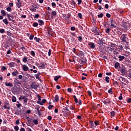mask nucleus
<instances>
[{"instance_id":"1","label":"nucleus","mask_w":131,"mask_h":131,"mask_svg":"<svg viewBox=\"0 0 131 131\" xmlns=\"http://www.w3.org/2000/svg\"><path fill=\"white\" fill-rule=\"evenodd\" d=\"M92 32L94 35H100V29L97 27L93 28Z\"/></svg>"},{"instance_id":"2","label":"nucleus","mask_w":131,"mask_h":131,"mask_svg":"<svg viewBox=\"0 0 131 131\" xmlns=\"http://www.w3.org/2000/svg\"><path fill=\"white\" fill-rule=\"evenodd\" d=\"M126 36H127L126 34H123L121 35V39L123 42H126V39L127 38Z\"/></svg>"},{"instance_id":"3","label":"nucleus","mask_w":131,"mask_h":131,"mask_svg":"<svg viewBox=\"0 0 131 131\" xmlns=\"http://www.w3.org/2000/svg\"><path fill=\"white\" fill-rule=\"evenodd\" d=\"M19 101H21V100H24V103H27V101L28 100V98H27V97L25 96H20L19 98Z\"/></svg>"},{"instance_id":"4","label":"nucleus","mask_w":131,"mask_h":131,"mask_svg":"<svg viewBox=\"0 0 131 131\" xmlns=\"http://www.w3.org/2000/svg\"><path fill=\"white\" fill-rule=\"evenodd\" d=\"M114 20H113V19H111V28H116V26H115Z\"/></svg>"},{"instance_id":"5","label":"nucleus","mask_w":131,"mask_h":131,"mask_svg":"<svg viewBox=\"0 0 131 131\" xmlns=\"http://www.w3.org/2000/svg\"><path fill=\"white\" fill-rule=\"evenodd\" d=\"M3 107L4 109H8V110H10V109H11V107H10V103L8 102H6Z\"/></svg>"},{"instance_id":"6","label":"nucleus","mask_w":131,"mask_h":131,"mask_svg":"<svg viewBox=\"0 0 131 131\" xmlns=\"http://www.w3.org/2000/svg\"><path fill=\"white\" fill-rule=\"evenodd\" d=\"M47 102V99H42V101H37V104H39V105H41V106H42L45 103Z\"/></svg>"},{"instance_id":"7","label":"nucleus","mask_w":131,"mask_h":131,"mask_svg":"<svg viewBox=\"0 0 131 131\" xmlns=\"http://www.w3.org/2000/svg\"><path fill=\"white\" fill-rule=\"evenodd\" d=\"M75 103H77V105L78 106H79V105H81V104H82L81 100L79 99L78 101V99H77V98L76 99H75Z\"/></svg>"},{"instance_id":"8","label":"nucleus","mask_w":131,"mask_h":131,"mask_svg":"<svg viewBox=\"0 0 131 131\" xmlns=\"http://www.w3.org/2000/svg\"><path fill=\"white\" fill-rule=\"evenodd\" d=\"M103 103L106 105V104H110V103H111V101H110V99L107 98L103 101Z\"/></svg>"},{"instance_id":"9","label":"nucleus","mask_w":131,"mask_h":131,"mask_svg":"<svg viewBox=\"0 0 131 131\" xmlns=\"http://www.w3.org/2000/svg\"><path fill=\"white\" fill-rule=\"evenodd\" d=\"M22 68H23V70H24V71H28V69H29L28 68V67L26 64H23Z\"/></svg>"},{"instance_id":"10","label":"nucleus","mask_w":131,"mask_h":131,"mask_svg":"<svg viewBox=\"0 0 131 131\" xmlns=\"http://www.w3.org/2000/svg\"><path fill=\"white\" fill-rule=\"evenodd\" d=\"M89 46H90V48L92 50H94V49H95V48H96V46H95V43H94L93 42L90 43L89 44Z\"/></svg>"},{"instance_id":"11","label":"nucleus","mask_w":131,"mask_h":131,"mask_svg":"<svg viewBox=\"0 0 131 131\" xmlns=\"http://www.w3.org/2000/svg\"><path fill=\"white\" fill-rule=\"evenodd\" d=\"M7 16L8 19L9 20V21H12V22H13V23L15 22V20L11 18V17H12L11 16V14H7Z\"/></svg>"},{"instance_id":"12","label":"nucleus","mask_w":131,"mask_h":131,"mask_svg":"<svg viewBox=\"0 0 131 131\" xmlns=\"http://www.w3.org/2000/svg\"><path fill=\"white\" fill-rule=\"evenodd\" d=\"M38 23L39 24V25H40V26H42V25H45V22H43V20H42L38 19Z\"/></svg>"},{"instance_id":"13","label":"nucleus","mask_w":131,"mask_h":131,"mask_svg":"<svg viewBox=\"0 0 131 131\" xmlns=\"http://www.w3.org/2000/svg\"><path fill=\"white\" fill-rule=\"evenodd\" d=\"M119 61H123L124 59H125V57L124 56L119 55L118 56Z\"/></svg>"},{"instance_id":"14","label":"nucleus","mask_w":131,"mask_h":131,"mask_svg":"<svg viewBox=\"0 0 131 131\" xmlns=\"http://www.w3.org/2000/svg\"><path fill=\"white\" fill-rule=\"evenodd\" d=\"M5 84L6 86H10V88L13 87V83H12L11 82L8 83V82H6L5 83Z\"/></svg>"},{"instance_id":"15","label":"nucleus","mask_w":131,"mask_h":131,"mask_svg":"<svg viewBox=\"0 0 131 131\" xmlns=\"http://www.w3.org/2000/svg\"><path fill=\"white\" fill-rule=\"evenodd\" d=\"M21 6H22V2L20 1H18L16 3V6L18 8V9H20V8H21Z\"/></svg>"},{"instance_id":"16","label":"nucleus","mask_w":131,"mask_h":131,"mask_svg":"<svg viewBox=\"0 0 131 131\" xmlns=\"http://www.w3.org/2000/svg\"><path fill=\"white\" fill-rule=\"evenodd\" d=\"M14 85L15 84H21V83L20 82V81H19V80L16 79L14 81Z\"/></svg>"},{"instance_id":"17","label":"nucleus","mask_w":131,"mask_h":131,"mask_svg":"<svg viewBox=\"0 0 131 131\" xmlns=\"http://www.w3.org/2000/svg\"><path fill=\"white\" fill-rule=\"evenodd\" d=\"M18 73H19V72H18V71H14L12 72V75L13 76H17V75H18Z\"/></svg>"},{"instance_id":"18","label":"nucleus","mask_w":131,"mask_h":131,"mask_svg":"<svg viewBox=\"0 0 131 131\" xmlns=\"http://www.w3.org/2000/svg\"><path fill=\"white\" fill-rule=\"evenodd\" d=\"M1 13L2 15V16H3L4 17H5L6 16H7V13H6V11L1 10Z\"/></svg>"},{"instance_id":"19","label":"nucleus","mask_w":131,"mask_h":131,"mask_svg":"<svg viewBox=\"0 0 131 131\" xmlns=\"http://www.w3.org/2000/svg\"><path fill=\"white\" fill-rule=\"evenodd\" d=\"M40 75V73H39V72H38V73L37 74L35 75V76L36 79H38V80L40 79V78L39 77Z\"/></svg>"},{"instance_id":"20","label":"nucleus","mask_w":131,"mask_h":131,"mask_svg":"<svg viewBox=\"0 0 131 131\" xmlns=\"http://www.w3.org/2000/svg\"><path fill=\"white\" fill-rule=\"evenodd\" d=\"M104 41H105V40H104L103 39H99V41L98 42V44L99 45H102V46H103V44L104 45V43H105V42Z\"/></svg>"},{"instance_id":"21","label":"nucleus","mask_w":131,"mask_h":131,"mask_svg":"<svg viewBox=\"0 0 131 131\" xmlns=\"http://www.w3.org/2000/svg\"><path fill=\"white\" fill-rule=\"evenodd\" d=\"M59 95H56L55 96V102H59Z\"/></svg>"},{"instance_id":"22","label":"nucleus","mask_w":131,"mask_h":131,"mask_svg":"<svg viewBox=\"0 0 131 131\" xmlns=\"http://www.w3.org/2000/svg\"><path fill=\"white\" fill-rule=\"evenodd\" d=\"M31 89H34V90H36L37 89V85L36 84H31Z\"/></svg>"},{"instance_id":"23","label":"nucleus","mask_w":131,"mask_h":131,"mask_svg":"<svg viewBox=\"0 0 131 131\" xmlns=\"http://www.w3.org/2000/svg\"><path fill=\"white\" fill-rule=\"evenodd\" d=\"M8 65L10 67H15V62H11L8 63Z\"/></svg>"},{"instance_id":"24","label":"nucleus","mask_w":131,"mask_h":131,"mask_svg":"<svg viewBox=\"0 0 131 131\" xmlns=\"http://www.w3.org/2000/svg\"><path fill=\"white\" fill-rule=\"evenodd\" d=\"M84 55V53L82 51H79L78 56H81V57Z\"/></svg>"},{"instance_id":"25","label":"nucleus","mask_w":131,"mask_h":131,"mask_svg":"<svg viewBox=\"0 0 131 131\" xmlns=\"http://www.w3.org/2000/svg\"><path fill=\"white\" fill-rule=\"evenodd\" d=\"M4 23H5V24H6V25H8V24H9V21H8V19L5 18L3 20Z\"/></svg>"},{"instance_id":"26","label":"nucleus","mask_w":131,"mask_h":131,"mask_svg":"<svg viewBox=\"0 0 131 131\" xmlns=\"http://www.w3.org/2000/svg\"><path fill=\"white\" fill-rule=\"evenodd\" d=\"M33 122L36 125H37V124H38V120H37V119H34V120H33Z\"/></svg>"},{"instance_id":"27","label":"nucleus","mask_w":131,"mask_h":131,"mask_svg":"<svg viewBox=\"0 0 131 131\" xmlns=\"http://www.w3.org/2000/svg\"><path fill=\"white\" fill-rule=\"evenodd\" d=\"M109 79H110V78L109 77L106 76L105 79V81H106L107 83H109L110 81Z\"/></svg>"},{"instance_id":"28","label":"nucleus","mask_w":131,"mask_h":131,"mask_svg":"<svg viewBox=\"0 0 131 131\" xmlns=\"http://www.w3.org/2000/svg\"><path fill=\"white\" fill-rule=\"evenodd\" d=\"M30 11H31L32 12H36V9L34 8V7L32 6L30 8Z\"/></svg>"},{"instance_id":"29","label":"nucleus","mask_w":131,"mask_h":131,"mask_svg":"<svg viewBox=\"0 0 131 131\" xmlns=\"http://www.w3.org/2000/svg\"><path fill=\"white\" fill-rule=\"evenodd\" d=\"M59 78H61V76H56L54 77V80H55V81H57V80H58Z\"/></svg>"},{"instance_id":"30","label":"nucleus","mask_w":131,"mask_h":131,"mask_svg":"<svg viewBox=\"0 0 131 131\" xmlns=\"http://www.w3.org/2000/svg\"><path fill=\"white\" fill-rule=\"evenodd\" d=\"M51 15L52 16H56V15H57V12L55 11H52V12H51Z\"/></svg>"},{"instance_id":"31","label":"nucleus","mask_w":131,"mask_h":131,"mask_svg":"<svg viewBox=\"0 0 131 131\" xmlns=\"http://www.w3.org/2000/svg\"><path fill=\"white\" fill-rule=\"evenodd\" d=\"M12 101L13 102H16L17 101V98H16V97L15 96H12Z\"/></svg>"},{"instance_id":"32","label":"nucleus","mask_w":131,"mask_h":131,"mask_svg":"<svg viewBox=\"0 0 131 131\" xmlns=\"http://www.w3.org/2000/svg\"><path fill=\"white\" fill-rule=\"evenodd\" d=\"M7 12H11L12 11V8L10 7H8L6 8Z\"/></svg>"},{"instance_id":"33","label":"nucleus","mask_w":131,"mask_h":131,"mask_svg":"<svg viewBox=\"0 0 131 131\" xmlns=\"http://www.w3.org/2000/svg\"><path fill=\"white\" fill-rule=\"evenodd\" d=\"M23 62H24V63H26V62H27V57H24L23 59Z\"/></svg>"},{"instance_id":"34","label":"nucleus","mask_w":131,"mask_h":131,"mask_svg":"<svg viewBox=\"0 0 131 131\" xmlns=\"http://www.w3.org/2000/svg\"><path fill=\"white\" fill-rule=\"evenodd\" d=\"M119 67V62H116L115 64V68H118V67Z\"/></svg>"},{"instance_id":"35","label":"nucleus","mask_w":131,"mask_h":131,"mask_svg":"<svg viewBox=\"0 0 131 131\" xmlns=\"http://www.w3.org/2000/svg\"><path fill=\"white\" fill-rule=\"evenodd\" d=\"M20 49L21 50H22V51H23V52L25 51V50H26V48H25V47H23V45H22V47H20Z\"/></svg>"},{"instance_id":"36","label":"nucleus","mask_w":131,"mask_h":131,"mask_svg":"<svg viewBox=\"0 0 131 131\" xmlns=\"http://www.w3.org/2000/svg\"><path fill=\"white\" fill-rule=\"evenodd\" d=\"M76 5V3H75V2L73 1L72 2V5L73 6V8H75V5Z\"/></svg>"},{"instance_id":"37","label":"nucleus","mask_w":131,"mask_h":131,"mask_svg":"<svg viewBox=\"0 0 131 131\" xmlns=\"http://www.w3.org/2000/svg\"><path fill=\"white\" fill-rule=\"evenodd\" d=\"M6 32V31L4 29H0V33H5Z\"/></svg>"},{"instance_id":"38","label":"nucleus","mask_w":131,"mask_h":131,"mask_svg":"<svg viewBox=\"0 0 131 131\" xmlns=\"http://www.w3.org/2000/svg\"><path fill=\"white\" fill-rule=\"evenodd\" d=\"M77 38L79 41H81V40H82V37L81 36H79Z\"/></svg>"},{"instance_id":"39","label":"nucleus","mask_w":131,"mask_h":131,"mask_svg":"<svg viewBox=\"0 0 131 131\" xmlns=\"http://www.w3.org/2000/svg\"><path fill=\"white\" fill-rule=\"evenodd\" d=\"M121 78H122V83L123 84L124 82H126V79L122 77Z\"/></svg>"},{"instance_id":"40","label":"nucleus","mask_w":131,"mask_h":131,"mask_svg":"<svg viewBox=\"0 0 131 131\" xmlns=\"http://www.w3.org/2000/svg\"><path fill=\"white\" fill-rule=\"evenodd\" d=\"M34 39L37 41V42H39V40H40V39L37 38V37H34Z\"/></svg>"},{"instance_id":"41","label":"nucleus","mask_w":131,"mask_h":131,"mask_svg":"<svg viewBox=\"0 0 131 131\" xmlns=\"http://www.w3.org/2000/svg\"><path fill=\"white\" fill-rule=\"evenodd\" d=\"M2 71H5V70H7V68L5 66L2 67L1 69Z\"/></svg>"},{"instance_id":"42","label":"nucleus","mask_w":131,"mask_h":131,"mask_svg":"<svg viewBox=\"0 0 131 131\" xmlns=\"http://www.w3.org/2000/svg\"><path fill=\"white\" fill-rule=\"evenodd\" d=\"M103 13H100V14H98L97 15V17H98V18H102V17H103Z\"/></svg>"},{"instance_id":"43","label":"nucleus","mask_w":131,"mask_h":131,"mask_svg":"<svg viewBox=\"0 0 131 131\" xmlns=\"http://www.w3.org/2000/svg\"><path fill=\"white\" fill-rule=\"evenodd\" d=\"M34 18L37 19L39 18V14H37L34 16Z\"/></svg>"},{"instance_id":"44","label":"nucleus","mask_w":131,"mask_h":131,"mask_svg":"<svg viewBox=\"0 0 131 131\" xmlns=\"http://www.w3.org/2000/svg\"><path fill=\"white\" fill-rule=\"evenodd\" d=\"M33 26L34 27H37V26H38V24L37 23H35L33 24Z\"/></svg>"},{"instance_id":"45","label":"nucleus","mask_w":131,"mask_h":131,"mask_svg":"<svg viewBox=\"0 0 131 131\" xmlns=\"http://www.w3.org/2000/svg\"><path fill=\"white\" fill-rule=\"evenodd\" d=\"M111 116H113V117H114V116L115 115V112L112 111L111 113Z\"/></svg>"},{"instance_id":"46","label":"nucleus","mask_w":131,"mask_h":131,"mask_svg":"<svg viewBox=\"0 0 131 131\" xmlns=\"http://www.w3.org/2000/svg\"><path fill=\"white\" fill-rule=\"evenodd\" d=\"M78 16L79 17V18H80V19L82 18V14H81V13H78Z\"/></svg>"},{"instance_id":"47","label":"nucleus","mask_w":131,"mask_h":131,"mask_svg":"<svg viewBox=\"0 0 131 131\" xmlns=\"http://www.w3.org/2000/svg\"><path fill=\"white\" fill-rule=\"evenodd\" d=\"M14 129L16 131L19 130V127L18 126H14Z\"/></svg>"},{"instance_id":"48","label":"nucleus","mask_w":131,"mask_h":131,"mask_svg":"<svg viewBox=\"0 0 131 131\" xmlns=\"http://www.w3.org/2000/svg\"><path fill=\"white\" fill-rule=\"evenodd\" d=\"M105 32L106 33H109V32H110V28H107L106 30H105Z\"/></svg>"},{"instance_id":"49","label":"nucleus","mask_w":131,"mask_h":131,"mask_svg":"<svg viewBox=\"0 0 131 131\" xmlns=\"http://www.w3.org/2000/svg\"><path fill=\"white\" fill-rule=\"evenodd\" d=\"M108 94H113V92L112 91V89H110L108 91Z\"/></svg>"},{"instance_id":"50","label":"nucleus","mask_w":131,"mask_h":131,"mask_svg":"<svg viewBox=\"0 0 131 131\" xmlns=\"http://www.w3.org/2000/svg\"><path fill=\"white\" fill-rule=\"evenodd\" d=\"M33 37H34V35H31L30 36V37H29V39H30V40H31L33 38Z\"/></svg>"},{"instance_id":"51","label":"nucleus","mask_w":131,"mask_h":131,"mask_svg":"<svg viewBox=\"0 0 131 131\" xmlns=\"http://www.w3.org/2000/svg\"><path fill=\"white\" fill-rule=\"evenodd\" d=\"M31 55H32V56H35V53L34 52V51H31Z\"/></svg>"},{"instance_id":"52","label":"nucleus","mask_w":131,"mask_h":131,"mask_svg":"<svg viewBox=\"0 0 131 131\" xmlns=\"http://www.w3.org/2000/svg\"><path fill=\"white\" fill-rule=\"evenodd\" d=\"M106 16L107 17V18H111V15L109 13H106Z\"/></svg>"},{"instance_id":"53","label":"nucleus","mask_w":131,"mask_h":131,"mask_svg":"<svg viewBox=\"0 0 131 131\" xmlns=\"http://www.w3.org/2000/svg\"><path fill=\"white\" fill-rule=\"evenodd\" d=\"M41 65L40 66V68H45V63H41Z\"/></svg>"},{"instance_id":"54","label":"nucleus","mask_w":131,"mask_h":131,"mask_svg":"<svg viewBox=\"0 0 131 131\" xmlns=\"http://www.w3.org/2000/svg\"><path fill=\"white\" fill-rule=\"evenodd\" d=\"M94 123L95 124V126H97V125H98V124H99V121H95L94 122Z\"/></svg>"},{"instance_id":"55","label":"nucleus","mask_w":131,"mask_h":131,"mask_svg":"<svg viewBox=\"0 0 131 131\" xmlns=\"http://www.w3.org/2000/svg\"><path fill=\"white\" fill-rule=\"evenodd\" d=\"M104 7H105V9H109V5H108V4H105L104 5Z\"/></svg>"},{"instance_id":"56","label":"nucleus","mask_w":131,"mask_h":131,"mask_svg":"<svg viewBox=\"0 0 131 131\" xmlns=\"http://www.w3.org/2000/svg\"><path fill=\"white\" fill-rule=\"evenodd\" d=\"M119 100H122V94H120V96L119 97Z\"/></svg>"},{"instance_id":"57","label":"nucleus","mask_w":131,"mask_h":131,"mask_svg":"<svg viewBox=\"0 0 131 131\" xmlns=\"http://www.w3.org/2000/svg\"><path fill=\"white\" fill-rule=\"evenodd\" d=\"M16 107L17 108H20L21 107V104L18 103L17 104H16Z\"/></svg>"},{"instance_id":"58","label":"nucleus","mask_w":131,"mask_h":131,"mask_svg":"<svg viewBox=\"0 0 131 131\" xmlns=\"http://www.w3.org/2000/svg\"><path fill=\"white\" fill-rule=\"evenodd\" d=\"M53 107H54V105H49L48 108L49 110H51V109H52V108H53Z\"/></svg>"},{"instance_id":"59","label":"nucleus","mask_w":131,"mask_h":131,"mask_svg":"<svg viewBox=\"0 0 131 131\" xmlns=\"http://www.w3.org/2000/svg\"><path fill=\"white\" fill-rule=\"evenodd\" d=\"M119 49L121 50H123V47L122 46H119Z\"/></svg>"},{"instance_id":"60","label":"nucleus","mask_w":131,"mask_h":131,"mask_svg":"<svg viewBox=\"0 0 131 131\" xmlns=\"http://www.w3.org/2000/svg\"><path fill=\"white\" fill-rule=\"evenodd\" d=\"M82 0H78V5H80L82 3Z\"/></svg>"},{"instance_id":"61","label":"nucleus","mask_w":131,"mask_h":131,"mask_svg":"<svg viewBox=\"0 0 131 131\" xmlns=\"http://www.w3.org/2000/svg\"><path fill=\"white\" fill-rule=\"evenodd\" d=\"M47 119H48V120H52V116H49L48 117Z\"/></svg>"},{"instance_id":"62","label":"nucleus","mask_w":131,"mask_h":131,"mask_svg":"<svg viewBox=\"0 0 131 131\" xmlns=\"http://www.w3.org/2000/svg\"><path fill=\"white\" fill-rule=\"evenodd\" d=\"M127 76H128V77H129L130 78H131V72H129L128 73Z\"/></svg>"},{"instance_id":"63","label":"nucleus","mask_w":131,"mask_h":131,"mask_svg":"<svg viewBox=\"0 0 131 131\" xmlns=\"http://www.w3.org/2000/svg\"><path fill=\"white\" fill-rule=\"evenodd\" d=\"M52 7H56V3H54V2H53L52 4H51Z\"/></svg>"},{"instance_id":"64","label":"nucleus","mask_w":131,"mask_h":131,"mask_svg":"<svg viewBox=\"0 0 131 131\" xmlns=\"http://www.w3.org/2000/svg\"><path fill=\"white\" fill-rule=\"evenodd\" d=\"M127 103H130L131 102V98H128L127 100Z\"/></svg>"}]
</instances>
